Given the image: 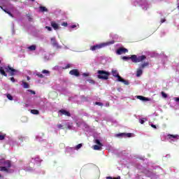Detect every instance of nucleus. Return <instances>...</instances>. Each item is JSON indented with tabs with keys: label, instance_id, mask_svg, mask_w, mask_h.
I'll return each instance as SVG.
<instances>
[{
	"label": "nucleus",
	"instance_id": "34",
	"mask_svg": "<svg viewBox=\"0 0 179 179\" xmlns=\"http://www.w3.org/2000/svg\"><path fill=\"white\" fill-rule=\"evenodd\" d=\"M61 67H59V66H55V67L52 68L53 71H59V69Z\"/></svg>",
	"mask_w": 179,
	"mask_h": 179
},
{
	"label": "nucleus",
	"instance_id": "55",
	"mask_svg": "<svg viewBox=\"0 0 179 179\" xmlns=\"http://www.w3.org/2000/svg\"><path fill=\"white\" fill-rule=\"evenodd\" d=\"M32 2H34V0H31Z\"/></svg>",
	"mask_w": 179,
	"mask_h": 179
},
{
	"label": "nucleus",
	"instance_id": "8",
	"mask_svg": "<svg viewBox=\"0 0 179 179\" xmlns=\"http://www.w3.org/2000/svg\"><path fill=\"white\" fill-rule=\"evenodd\" d=\"M95 143H96V145L92 147L94 150H101V148H103V143L100 142V140L96 139Z\"/></svg>",
	"mask_w": 179,
	"mask_h": 179
},
{
	"label": "nucleus",
	"instance_id": "9",
	"mask_svg": "<svg viewBox=\"0 0 179 179\" xmlns=\"http://www.w3.org/2000/svg\"><path fill=\"white\" fill-rule=\"evenodd\" d=\"M50 43H51L53 47H55V48H57V49L62 48L61 45H59V44H58V42H57L55 37L51 38Z\"/></svg>",
	"mask_w": 179,
	"mask_h": 179
},
{
	"label": "nucleus",
	"instance_id": "1",
	"mask_svg": "<svg viewBox=\"0 0 179 179\" xmlns=\"http://www.w3.org/2000/svg\"><path fill=\"white\" fill-rule=\"evenodd\" d=\"M0 171H3L4 173H13L14 169H10L12 168V163L9 160H5L3 159H0Z\"/></svg>",
	"mask_w": 179,
	"mask_h": 179
},
{
	"label": "nucleus",
	"instance_id": "42",
	"mask_svg": "<svg viewBox=\"0 0 179 179\" xmlns=\"http://www.w3.org/2000/svg\"><path fill=\"white\" fill-rule=\"evenodd\" d=\"M45 29H47L48 31H51L52 30V28H51L50 27H45Z\"/></svg>",
	"mask_w": 179,
	"mask_h": 179
},
{
	"label": "nucleus",
	"instance_id": "10",
	"mask_svg": "<svg viewBox=\"0 0 179 179\" xmlns=\"http://www.w3.org/2000/svg\"><path fill=\"white\" fill-rule=\"evenodd\" d=\"M140 5L143 10H148V8H149V4L148 3V1H146V0H142L140 3Z\"/></svg>",
	"mask_w": 179,
	"mask_h": 179
},
{
	"label": "nucleus",
	"instance_id": "54",
	"mask_svg": "<svg viewBox=\"0 0 179 179\" xmlns=\"http://www.w3.org/2000/svg\"><path fill=\"white\" fill-rule=\"evenodd\" d=\"M65 49H66V50H68V48H67V47H65Z\"/></svg>",
	"mask_w": 179,
	"mask_h": 179
},
{
	"label": "nucleus",
	"instance_id": "20",
	"mask_svg": "<svg viewBox=\"0 0 179 179\" xmlns=\"http://www.w3.org/2000/svg\"><path fill=\"white\" fill-rule=\"evenodd\" d=\"M69 27V29L76 30V29H79V24H71Z\"/></svg>",
	"mask_w": 179,
	"mask_h": 179
},
{
	"label": "nucleus",
	"instance_id": "46",
	"mask_svg": "<svg viewBox=\"0 0 179 179\" xmlns=\"http://www.w3.org/2000/svg\"><path fill=\"white\" fill-rule=\"evenodd\" d=\"M95 104H96V106H103V103H101V102H96Z\"/></svg>",
	"mask_w": 179,
	"mask_h": 179
},
{
	"label": "nucleus",
	"instance_id": "21",
	"mask_svg": "<svg viewBox=\"0 0 179 179\" xmlns=\"http://www.w3.org/2000/svg\"><path fill=\"white\" fill-rule=\"evenodd\" d=\"M66 152H68L69 153H73L75 152V147L73 148H71L69 147L66 148Z\"/></svg>",
	"mask_w": 179,
	"mask_h": 179
},
{
	"label": "nucleus",
	"instance_id": "33",
	"mask_svg": "<svg viewBox=\"0 0 179 179\" xmlns=\"http://www.w3.org/2000/svg\"><path fill=\"white\" fill-rule=\"evenodd\" d=\"M106 179H121V177L118 176L117 178H113L111 176L106 177Z\"/></svg>",
	"mask_w": 179,
	"mask_h": 179
},
{
	"label": "nucleus",
	"instance_id": "6",
	"mask_svg": "<svg viewBox=\"0 0 179 179\" xmlns=\"http://www.w3.org/2000/svg\"><path fill=\"white\" fill-rule=\"evenodd\" d=\"M130 58L132 62L138 63V62H142V61H145V59H146V56L141 55L138 57L135 55H133L131 56Z\"/></svg>",
	"mask_w": 179,
	"mask_h": 179
},
{
	"label": "nucleus",
	"instance_id": "27",
	"mask_svg": "<svg viewBox=\"0 0 179 179\" xmlns=\"http://www.w3.org/2000/svg\"><path fill=\"white\" fill-rule=\"evenodd\" d=\"M82 146H83L82 143H80V144L77 145L76 147H74V150H79V149H80V148H82Z\"/></svg>",
	"mask_w": 179,
	"mask_h": 179
},
{
	"label": "nucleus",
	"instance_id": "19",
	"mask_svg": "<svg viewBox=\"0 0 179 179\" xmlns=\"http://www.w3.org/2000/svg\"><path fill=\"white\" fill-rule=\"evenodd\" d=\"M36 48H37V46H36V45H32L29 46L27 48V50H29V51H36Z\"/></svg>",
	"mask_w": 179,
	"mask_h": 179
},
{
	"label": "nucleus",
	"instance_id": "41",
	"mask_svg": "<svg viewBox=\"0 0 179 179\" xmlns=\"http://www.w3.org/2000/svg\"><path fill=\"white\" fill-rule=\"evenodd\" d=\"M173 100L176 101V103H179V97H175L173 98Z\"/></svg>",
	"mask_w": 179,
	"mask_h": 179
},
{
	"label": "nucleus",
	"instance_id": "32",
	"mask_svg": "<svg viewBox=\"0 0 179 179\" xmlns=\"http://www.w3.org/2000/svg\"><path fill=\"white\" fill-rule=\"evenodd\" d=\"M40 10H41V12H45V10H47V8L45 7L41 6Z\"/></svg>",
	"mask_w": 179,
	"mask_h": 179
},
{
	"label": "nucleus",
	"instance_id": "28",
	"mask_svg": "<svg viewBox=\"0 0 179 179\" xmlns=\"http://www.w3.org/2000/svg\"><path fill=\"white\" fill-rule=\"evenodd\" d=\"M144 173L147 176V177H150V176H152V171H145Z\"/></svg>",
	"mask_w": 179,
	"mask_h": 179
},
{
	"label": "nucleus",
	"instance_id": "24",
	"mask_svg": "<svg viewBox=\"0 0 179 179\" xmlns=\"http://www.w3.org/2000/svg\"><path fill=\"white\" fill-rule=\"evenodd\" d=\"M146 121H148V119H146V118H141V119H139L140 124H145V122H146Z\"/></svg>",
	"mask_w": 179,
	"mask_h": 179
},
{
	"label": "nucleus",
	"instance_id": "29",
	"mask_svg": "<svg viewBox=\"0 0 179 179\" xmlns=\"http://www.w3.org/2000/svg\"><path fill=\"white\" fill-rule=\"evenodd\" d=\"M148 65H149V63L145 62V63L141 64V66H140V68H141V69H143V68H145V66H148Z\"/></svg>",
	"mask_w": 179,
	"mask_h": 179
},
{
	"label": "nucleus",
	"instance_id": "44",
	"mask_svg": "<svg viewBox=\"0 0 179 179\" xmlns=\"http://www.w3.org/2000/svg\"><path fill=\"white\" fill-rule=\"evenodd\" d=\"M3 10H4V12H6V13H8V15H9L10 16H12V13H9V12L8 11V10H3Z\"/></svg>",
	"mask_w": 179,
	"mask_h": 179
},
{
	"label": "nucleus",
	"instance_id": "5",
	"mask_svg": "<svg viewBox=\"0 0 179 179\" xmlns=\"http://www.w3.org/2000/svg\"><path fill=\"white\" fill-rule=\"evenodd\" d=\"M97 73L98 79H101L102 80H107V79H108V76H110V73L108 71L103 70L98 71Z\"/></svg>",
	"mask_w": 179,
	"mask_h": 179
},
{
	"label": "nucleus",
	"instance_id": "11",
	"mask_svg": "<svg viewBox=\"0 0 179 179\" xmlns=\"http://www.w3.org/2000/svg\"><path fill=\"white\" fill-rule=\"evenodd\" d=\"M132 135H134L133 134L131 133H127V134H118L116 135V136H117V138H132Z\"/></svg>",
	"mask_w": 179,
	"mask_h": 179
},
{
	"label": "nucleus",
	"instance_id": "15",
	"mask_svg": "<svg viewBox=\"0 0 179 179\" xmlns=\"http://www.w3.org/2000/svg\"><path fill=\"white\" fill-rule=\"evenodd\" d=\"M136 99H138V100H141V101H150V99L146 98L143 96H137Z\"/></svg>",
	"mask_w": 179,
	"mask_h": 179
},
{
	"label": "nucleus",
	"instance_id": "25",
	"mask_svg": "<svg viewBox=\"0 0 179 179\" xmlns=\"http://www.w3.org/2000/svg\"><path fill=\"white\" fill-rule=\"evenodd\" d=\"M6 136V134L3 133H0V141H3Z\"/></svg>",
	"mask_w": 179,
	"mask_h": 179
},
{
	"label": "nucleus",
	"instance_id": "50",
	"mask_svg": "<svg viewBox=\"0 0 179 179\" xmlns=\"http://www.w3.org/2000/svg\"><path fill=\"white\" fill-rule=\"evenodd\" d=\"M57 128H59V129L62 128V124H58V125H57Z\"/></svg>",
	"mask_w": 179,
	"mask_h": 179
},
{
	"label": "nucleus",
	"instance_id": "47",
	"mask_svg": "<svg viewBox=\"0 0 179 179\" xmlns=\"http://www.w3.org/2000/svg\"><path fill=\"white\" fill-rule=\"evenodd\" d=\"M123 59H131V57H123Z\"/></svg>",
	"mask_w": 179,
	"mask_h": 179
},
{
	"label": "nucleus",
	"instance_id": "53",
	"mask_svg": "<svg viewBox=\"0 0 179 179\" xmlns=\"http://www.w3.org/2000/svg\"><path fill=\"white\" fill-rule=\"evenodd\" d=\"M1 40H2V37H0V41H1Z\"/></svg>",
	"mask_w": 179,
	"mask_h": 179
},
{
	"label": "nucleus",
	"instance_id": "23",
	"mask_svg": "<svg viewBox=\"0 0 179 179\" xmlns=\"http://www.w3.org/2000/svg\"><path fill=\"white\" fill-rule=\"evenodd\" d=\"M18 139L20 141L19 144L22 143V142H23V141H26V137H23L22 136H18Z\"/></svg>",
	"mask_w": 179,
	"mask_h": 179
},
{
	"label": "nucleus",
	"instance_id": "2",
	"mask_svg": "<svg viewBox=\"0 0 179 179\" xmlns=\"http://www.w3.org/2000/svg\"><path fill=\"white\" fill-rule=\"evenodd\" d=\"M8 72L10 76H15V73H17V70L10 67V66H0V73L3 75V76H8V74L5 72Z\"/></svg>",
	"mask_w": 179,
	"mask_h": 179
},
{
	"label": "nucleus",
	"instance_id": "26",
	"mask_svg": "<svg viewBox=\"0 0 179 179\" xmlns=\"http://www.w3.org/2000/svg\"><path fill=\"white\" fill-rule=\"evenodd\" d=\"M31 113L37 115H38V110L36 109L31 110Z\"/></svg>",
	"mask_w": 179,
	"mask_h": 179
},
{
	"label": "nucleus",
	"instance_id": "56",
	"mask_svg": "<svg viewBox=\"0 0 179 179\" xmlns=\"http://www.w3.org/2000/svg\"><path fill=\"white\" fill-rule=\"evenodd\" d=\"M0 64H1V60H0Z\"/></svg>",
	"mask_w": 179,
	"mask_h": 179
},
{
	"label": "nucleus",
	"instance_id": "13",
	"mask_svg": "<svg viewBox=\"0 0 179 179\" xmlns=\"http://www.w3.org/2000/svg\"><path fill=\"white\" fill-rule=\"evenodd\" d=\"M32 163H35L36 166H40V163H41V159L38 157H36L35 158H32Z\"/></svg>",
	"mask_w": 179,
	"mask_h": 179
},
{
	"label": "nucleus",
	"instance_id": "4",
	"mask_svg": "<svg viewBox=\"0 0 179 179\" xmlns=\"http://www.w3.org/2000/svg\"><path fill=\"white\" fill-rule=\"evenodd\" d=\"M112 75L114 76V78H117V82H122V83H124V85H126V86H128L129 85V82L127 80H124L122 78L121 76H120V74L118 73V71L117 69H112Z\"/></svg>",
	"mask_w": 179,
	"mask_h": 179
},
{
	"label": "nucleus",
	"instance_id": "31",
	"mask_svg": "<svg viewBox=\"0 0 179 179\" xmlns=\"http://www.w3.org/2000/svg\"><path fill=\"white\" fill-rule=\"evenodd\" d=\"M71 66H72V64H68L64 67H63V69H68L71 68Z\"/></svg>",
	"mask_w": 179,
	"mask_h": 179
},
{
	"label": "nucleus",
	"instance_id": "22",
	"mask_svg": "<svg viewBox=\"0 0 179 179\" xmlns=\"http://www.w3.org/2000/svg\"><path fill=\"white\" fill-rule=\"evenodd\" d=\"M22 86H23L24 89H29V84L24 81H22Z\"/></svg>",
	"mask_w": 179,
	"mask_h": 179
},
{
	"label": "nucleus",
	"instance_id": "45",
	"mask_svg": "<svg viewBox=\"0 0 179 179\" xmlns=\"http://www.w3.org/2000/svg\"><path fill=\"white\" fill-rule=\"evenodd\" d=\"M28 92H29L32 94H36V92L34 91L31 90H29Z\"/></svg>",
	"mask_w": 179,
	"mask_h": 179
},
{
	"label": "nucleus",
	"instance_id": "30",
	"mask_svg": "<svg viewBox=\"0 0 179 179\" xmlns=\"http://www.w3.org/2000/svg\"><path fill=\"white\" fill-rule=\"evenodd\" d=\"M42 73H43L44 75L49 76L50 75V71L48 70H43L42 71Z\"/></svg>",
	"mask_w": 179,
	"mask_h": 179
},
{
	"label": "nucleus",
	"instance_id": "3",
	"mask_svg": "<svg viewBox=\"0 0 179 179\" xmlns=\"http://www.w3.org/2000/svg\"><path fill=\"white\" fill-rule=\"evenodd\" d=\"M114 43H115V41L114 40H113V41H108V42L98 43L94 45H92L90 47V50L91 51H97V50H101V48L108 47V45H112V44H114Z\"/></svg>",
	"mask_w": 179,
	"mask_h": 179
},
{
	"label": "nucleus",
	"instance_id": "18",
	"mask_svg": "<svg viewBox=\"0 0 179 179\" xmlns=\"http://www.w3.org/2000/svg\"><path fill=\"white\" fill-rule=\"evenodd\" d=\"M142 73H143V69H141V67L139 69H137L136 71V76L137 78H139Z\"/></svg>",
	"mask_w": 179,
	"mask_h": 179
},
{
	"label": "nucleus",
	"instance_id": "43",
	"mask_svg": "<svg viewBox=\"0 0 179 179\" xmlns=\"http://www.w3.org/2000/svg\"><path fill=\"white\" fill-rule=\"evenodd\" d=\"M90 74L89 73H83V76L86 77V76H89Z\"/></svg>",
	"mask_w": 179,
	"mask_h": 179
},
{
	"label": "nucleus",
	"instance_id": "40",
	"mask_svg": "<svg viewBox=\"0 0 179 179\" xmlns=\"http://www.w3.org/2000/svg\"><path fill=\"white\" fill-rule=\"evenodd\" d=\"M62 26H64V27H66L68 26V22H63L62 24Z\"/></svg>",
	"mask_w": 179,
	"mask_h": 179
},
{
	"label": "nucleus",
	"instance_id": "17",
	"mask_svg": "<svg viewBox=\"0 0 179 179\" xmlns=\"http://www.w3.org/2000/svg\"><path fill=\"white\" fill-rule=\"evenodd\" d=\"M50 24L55 30H58V29H59V25L55 22H51Z\"/></svg>",
	"mask_w": 179,
	"mask_h": 179
},
{
	"label": "nucleus",
	"instance_id": "36",
	"mask_svg": "<svg viewBox=\"0 0 179 179\" xmlns=\"http://www.w3.org/2000/svg\"><path fill=\"white\" fill-rule=\"evenodd\" d=\"M7 99H8V100H13V97L9 94H7Z\"/></svg>",
	"mask_w": 179,
	"mask_h": 179
},
{
	"label": "nucleus",
	"instance_id": "48",
	"mask_svg": "<svg viewBox=\"0 0 179 179\" xmlns=\"http://www.w3.org/2000/svg\"><path fill=\"white\" fill-rule=\"evenodd\" d=\"M24 170H26V171H31V168H29V169H24Z\"/></svg>",
	"mask_w": 179,
	"mask_h": 179
},
{
	"label": "nucleus",
	"instance_id": "37",
	"mask_svg": "<svg viewBox=\"0 0 179 179\" xmlns=\"http://www.w3.org/2000/svg\"><path fill=\"white\" fill-rule=\"evenodd\" d=\"M36 76H38V78H44V76L41 73H36Z\"/></svg>",
	"mask_w": 179,
	"mask_h": 179
},
{
	"label": "nucleus",
	"instance_id": "51",
	"mask_svg": "<svg viewBox=\"0 0 179 179\" xmlns=\"http://www.w3.org/2000/svg\"><path fill=\"white\" fill-rule=\"evenodd\" d=\"M164 22H166V20H165V19L161 20V22H162V23H164Z\"/></svg>",
	"mask_w": 179,
	"mask_h": 179
},
{
	"label": "nucleus",
	"instance_id": "52",
	"mask_svg": "<svg viewBox=\"0 0 179 179\" xmlns=\"http://www.w3.org/2000/svg\"><path fill=\"white\" fill-rule=\"evenodd\" d=\"M27 80H30V77L28 76V77L27 78Z\"/></svg>",
	"mask_w": 179,
	"mask_h": 179
},
{
	"label": "nucleus",
	"instance_id": "35",
	"mask_svg": "<svg viewBox=\"0 0 179 179\" xmlns=\"http://www.w3.org/2000/svg\"><path fill=\"white\" fill-rule=\"evenodd\" d=\"M162 96L164 99H167V94L164 93V92H162Z\"/></svg>",
	"mask_w": 179,
	"mask_h": 179
},
{
	"label": "nucleus",
	"instance_id": "49",
	"mask_svg": "<svg viewBox=\"0 0 179 179\" xmlns=\"http://www.w3.org/2000/svg\"><path fill=\"white\" fill-rule=\"evenodd\" d=\"M10 80H11V82H13V83H15V78L12 77V78H10Z\"/></svg>",
	"mask_w": 179,
	"mask_h": 179
},
{
	"label": "nucleus",
	"instance_id": "12",
	"mask_svg": "<svg viewBox=\"0 0 179 179\" xmlns=\"http://www.w3.org/2000/svg\"><path fill=\"white\" fill-rule=\"evenodd\" d=\"M125 52H128V49L120 48L117 50L116 54H117V55H121L125 54Z\"/></svg>",
	"mask_w": 179,
	"mask_h": 179
},
{
	"label": "nucleus",
	"instance_id": "16",
	"mask_svg": "<svg viewBox=\"0 0 179 179\" xmlns=\"http://www.w3.org/2000/svg\"><path fill=\"white\" fill-rule=\"evenodd\" d=\"M69 73L70 75H73L74 76H79V71H78V69H73L70 71Z\"/></svg>",
	"mask_w": 179,
	"mask_h": 179
},
{
	"label": "nucleus",
	"instance_id": "14",
	"mask_svg": "<svg viewBox=\"0 0 179 179\" xmlns=\"http://www.w3.org/2000/svg\"><path fill=\"white\" fill-rule=\"evenodd\" d=\"M59 115H66L67 117H69V115H71V113H69V112L66 110H61L59 111Z\"/></svg>",
	"mask_w": 179,
	"mask_h": 179
},
{
	"label": "nucleus",
	"instance_id": "38",
	"mask_svg": "<svg viewBox=\"0 0 179 179\" xmlns=\"http://www.w3.org/2000/svg\"><path fill=\"white\" fill-rule=\"evenodd\" d=\"M88 82H89V83H91L92 85H94V80H92V79H89L88 80Z\"/></svg>",
	"mask_w": 179,
	"mask_h": 179
},
{
	"label": "nucleus",
	"instance_id": "7",
	"mask_svg": "<svg viewBox=\"0 0 179 179\" xmlns=\"http://www.w3.org/2000/svg\"><path fill=\"white\" fill-rule=\"evenodd\" d=\"M167 139L171 143H173V142H177L179 139V136L178 135H173V134H169L167 136Z\"/></svg>",
	"mask_w": 179,
	"mask_h": 179
},
{
	"label": "nucleus",
	"instance_id": "39",
	"mask_svg": "<svg viewBox=\"0 0 179 179\" xmlns=\"http://www.w3.org/2000/svg\"><path fill=\"white\" fill-rule=\"evenodd\" d=\"M149 125H150V127H152V128H154V129H156V125L152 124V122H150Z\"/></svg>",
	"mask_w": 179,
	"mask_h": 179
}]
</instances>
